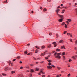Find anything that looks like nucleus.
I'll use <instances>...</instances> for the list:
<instances>
[{
	"instance_id": "46",
	"label": "nucleus",
	"mask_w": 77,
	"mask_h": 77,
	"mask_svg": "<svg viewBox=\"0 0 77 77\" xmlns=\"http://www.w3.org/2000/svg\"><path fill=\"white\" fill-rule=\"evenodd\" d=\"M45 59L46 60L48 59V58L47 57H45Z\"/></svg>"
},
{
	"instance_id": "51",
	"label": "nucleus",
	"mask_w": 77,
	"mask_h": 77,
	"mask_svg": "<svg viewBox=\"0 0 77 77\" xmlns=\"http://www.w3.org/2000/svg\"><path fill=\"white\" fill-rule=\"evenodd\" d=\"M15 60H16V59H14V60H13V61H15Z\"/></svg>"
},
{
	"instance_id": "59",
	"label": "nucleus",
	"mask_w": 77,
	"mask_h": 77,
	"mask_svg": "<svg viewBox=\"0 0 77 77\" xmlns=\"http://www.w3.org/2000/svg\"><path fill=\"white\" fill-rule=\"evenodd\" d=\"M74 49H75V50H77V48L76 47H75Z\"/></svg>"
},
{
	"instance_id": "48",
	"label": "nucleus",
	"mask_w": 77,
	"mask_h": 77,
	"mask_svg": "<svg viewBox=\"0 0 77 77\" xmlns=\"http://www.w3.org/2000/svg\"><path fill=\"white\" fill-rule=\"evenodd\" d=\"M42 77H45V75H43L42 76Z\"/></svg>"
},
{
	"instance_id": "20",
	"label": "nucleus",
	"mask_w": 77,
	"mask_h": 77,
	"mask_svg": "<svg viewBox=\"0 0 77 77\" xmlns=\"http://www.w3.org/2000/svg\"><path fill=\"white\" fill-rule=\"evenodd\" d=\"M65 11V10H63V11H62L61 13L62 14H63L64 13Z\"/></svg>"
},
{
	"instance_id": "10",
	"label": "nucleus",
	"mask_w": 77,
	"mask_h": 77,
	"mask_svg": "<svg viewBox=\"0 0 77 77\" xmlns=\"http://www.w3.org/2000/svg\"><path fill=\"white\" fill-rule=\"evenodd\" d=\"M59 11H60V9H57L56 11V12H57V13H58Z\"/></svg>"
},
{
	"instance_id": "26",
	"label": "nucleus",
	"mask_w": 77,
	"mask_h": 77,
	"mask_svg": "<svg viewBox=\"0 0 77 77\" xmlns=\"http://www.w3.org/2000/svg\"><path fill=\"white\" fill-rule=\"evenodd\" d=\"M75 11L76 12V15H77V8H76L75 9Z\"/></svg>"
},
{
	"instance_id": "47",
	"label": "nucleus",
	"mask_w": 77,
	"mask_h": 77,
	"mask_svg": "<svg viewBox=\"0 0 77 77\" xmlns=\"http://www.w3.org/2000/svg\"><path fill=\"white\" fill-rule=\"evenodd\" d=\"M52 66V67L53 68H55V66H54V65H51Z\"/></svg>"
},
{
	"instance_id": "56",
	"label": "nucleus",
	"mask_w": 77,
	"mask_h": 77,
	"mask_svg": "<svg viewBox=\"0 0 77 77\" xmlns=\"http://www.w3.org/2000/svg\"><path fill=\"white\" fill-rule=\"evenodd\" d=\"M60 76H59V75H57L56 76V77H60Z\"/></svg>"
},
{
	"instance_id": "39",
	"label": "nucleus",
	"mask_w": 77,
	"mask_h": 77,
	"mask_svg": "<svg viewBox=\"0 0 77 77\" xmlns=\"http://www.w3.org/2000/svg\"><path fill=\"white\" fill-rule=\"evenodd\" d=\"M71 61H72V60H71V59H70L69 60V62H71Z\"/></svg>"
},
{
	"instance_id": "4",
	"label": "nucleus",
	"mask_w": 77,
	"mask_h": 77,
	"mask_svg": "<svg viewBox=\"0 0 77 77\" xmlns=\"http://www.w3.org/2000/svg\"><path fill=\"white\" fill-rule=\"evenodd\" d=\"M63 42V40H61L59 42V43L60 44H62Z\"/></svg>"
},
{
	"instance_id": "22",
	"label": "nucleus",
	"mask_w": 77,
	"mask_h": 77,
	"mask_svg": "<svg viewBox=\"0 0 77 77\" xmlns=\"http://www.w3.org/2000/svg\"><path fill=\"white\" fill-rule=\"evenodd\" d=\"M24 53L25 54H27V53H28L27 51H25L24 52Z\"/></svg>"
},
{
	"instance_id": "3",
	"label": "nucleus",
	"mask_w": 77,
	"mask_h": 77,
	"mask_svg": "<svg viewBox=\"0 0 77 77\" xmlns=\"http://www.w3.org/2000/svg\"><path fill=\"white\" fill-rule=\"evenodd\" d=\"M77 56L75 55V56H73L72 57V59H74V60H75L77 58Z\"/></svg>"
},
{
	"instance_id": "62",
	"label": "nucleus",
	"mask_w": 77,
	"mask_h": 77,
	"mask_svg": "<svg viewBox=\"0 0 77 77\" xmlns=\"http://www.w3.org/2000/svg\"><path fill=\"white\" fill-rule=\"evenodd\" d=\"M30 66H33V65L31 64L30 65Z\"/></svg>"
},
{
	"instance_id": "45",
	"label": "nucleus",
	"mask_w": 77,
	"mask_h": 77,
	"mask_svg": "<svg viewBox=\"0 0 77 77\" xmlns=\"http://www.w3.org/2000/svg\"><path fill=\"white\" fill-rule=\"evenodd\" d=\"M68 77H69V76H70V73L68 75H67Z\"/></svg>"
},
{
	"instance_id": "23",
	"label": "nucleus",
	"mask_w": 77,
	"mask_h": 77,
	"mask_svg": "<svg viewBox=\"0 0 77 77\" xmlns=\"http://www.w3.org/2000/svg\"><path fill=\"white\" fill-rule=\"evenodd\" d=\"M18 77H23V74H20V75L19 76H18Z\"/></svg>"
},
{
	"instance_id": "29",
	"label": "nucleus",
	"mask_w": 77,
	"mask_h": 77,
	"mask_svg": "<svg viewBox=\"0 0 77 77\" xmlns=\"http://www.w3.org/2000/svg\"><path fill=\"white\" fill-rule=\"evenodd\" d=\"M15 72L14 71H11V74H14V73H15Z\"/></svg>"
},
{
	"instance_id": "19",
	"label": "nucleus",
	"mask_w": 77,
	"mask_h": 77,
	"mask_svg": "<svg viewBox=\"0 0 77 77\" xmlns=\"http://www.w3.org/2000/svg\"><path fill=\"white\" fill-rule=\"evenodd\" d=\"M29 76L30 77H32V73H30L29 75Z\"/></svg>"
},
{
	"instance_id": "1",
	"label": "nucleus",
	"mask_w": 77,
	"mask_h": 77,
	"mask_svg": "<svg viewBox=\"0 0 77 77\" xmlns=\"http://www.w3.org/2000/svg\"><path fill=\"white\" fill-rule=\"evenodd\" d=\"M60 54H61V53H57L56 52L55 53L54 55L55 56V58H57V59H60V58L61 57H60V56H60Z\"/></svg>"
},
{
	"instance_id": "50",
	"label": "nucleus",
	"mask_w": 77,
	"mask_h": 77,
	"mask_svg": "<svg viewBox=\"0 0 77 77\" xmlns=\"http://www.w3.org/2000/svg\"><path fill=\"white\" fill-rule=\"evenodd\" d=\"M40 9H41V10H42V7H40Z\"/></svg>"
},
{
	"instance_id": "37",
	"label": "nucleus",
	"mask_w": 77,
	"mask_h": 77,
	"mask_svg": "<svg viewBox=\"0 0 77 77\" xmlns=\"http://www.w3.org/2000/svg\"><path fill=\"white\" fill-rule=\"evenodd\" d=\"M75 44H77V40H76L75 42Z\"/></svg>"
},
{
	"instance_id": "34",
	"label": "nucleus",
	"mask_w": 77,
	"mask_h": 77,
	"mask_svg": "<svg viewBox=\"0 0 77 77\" xmlns=\"http://www.w3.org/2000/svg\"><path fill=\"white\" fill-rule=\"evenodd\" d=\"M70 41H71V42H72V40L71 38L70 39Z\"/></svg>"
},
{
	"instance_id": "25",
	"label": "nucleus",
	"mask_w": 77,
	"mask_h": 77,
	"mask_svg": "<svg viewBox=\"0 0 77 77\" xmlns=\"http://www.w3.org/2000/svg\"><path fill=\"white\" fill-rule=\"evenodd\" d=\"M26 68H28L29 69L30 67H29V66L27 65V66H26Z\"/></svg>"
},
{
	"instance_id": "2",
	"label": "nucleus",
	"mask_w": 77,
	"mask_h": 77,
	"mask_svg": "<svg viewBox=\"0 0 77 77\" xmlns=\"http://www.w3.org/2000/svg\"><path fill=\"white\" fill-rule=\"evenodd\" d=\"M53 44L54 45V47H56L57 46V44H56V42H54L53 43Z\"/></svg>"
},
{
	"instance_id": "40",
	"label": "nucleus",
	"mask_w": 77,
	"mask_h": 77,
	"mask_svg": "<svg viewBox=\"0 0 77 77\" xmlns=\"http://www.w3.org/2000/svg\"><path fill=\"white\" fill-rule=\"evenodd\" d=\"M66 23L67 24H69V22L68 21H66Z\"/></svg>"
},
{
	"instance_id": "32",
	"label": "nucleus",
	"mask_w": 77,
	"mask_h": 77,
	"mask_svg": "<svg viewBox=\"0 0 77 77\" xmlns=\"http://www.w3.org/2000/svg\"><path fill=\"white\" fill-rule=\"evenodd\" d=\"M65 28L66 29V28H67V25H66V24H65Z\"/></svg>"
},
{
	"instance_id": "41",
	"label": "nucleus",
	"mask_w": 77,
	"mask_h": 77,
	"mask_svg": "<svg viewBox=\"0 0 77 77\" xmlns=\"http://www.w3.org/2000/svg\"><path fill=\"white\" fill-rule=\"evenodd\" d=\"M68 67H70V65L69 64H68Z\"/></svg>"
},
{
	"instance_id": "49",
	"label": "nucleus",
	"mask_w": 77,
	"mask_h": 77,
	"mask_svg": "<svg viewBox=\"0 0 77 77\" xmlns=\"http://www.w3.org/2000/svg\"><path fill=\"white\" fill-rule=\"evenodd\" d=\"M51 44L49 45L48 46L49 48H50V47H51Z\"/></svg>"
},
{
	"instance_id": "27",
	"label": "nucleus",
	"mask_w": 77,
	"mask_h": 77,
	"mask_svg": "<svg viewBox=\"0 0 77 77\" xmlns=\"http://www.w3.org/2000/svg\"><path fill=\"white\" fill-rule=\"evenodd\" d=\"M71 34L70 33H67V35H68V36H69Z\"/></svg>"
},
{
	"instance_id": "63",
	"label": "nucleus",
	"mask_w": 77,
	"mask_h": 77,
	"mask_svg": "<svg viewBox=\"0 0 77 77\" xmlns=\"http://www.w3.org/2000/svg\"><path fill=\"white\" fill-rule=\"evenodd\" d=\"M54 53V51H53L52 52V53Z\"/></svg>"
},
{
	"instance_id": "11",
	"label": "nucleus",
	"mask_w": 77,
	"mask_h": 77,
	"mask_svg": "<svg viewBox=\"0 0 77 77\" xmlns=\"http://www.w3.org/2000/svg\"><path fill=\"white\" fill-rule=\"evenodd\" d=\"M48 68H49V69H51L52 68V66H51L49 65Z\"/></svg>"
},
{
	"instance_id": "35",
	"label": "nucleus",
	"mask_w": 77,
	"mask_h": 77,
	"mask_svg": "<svg viewBox=\"0 0 77 77\" xmlns=\"http://www.w3.org/2000/svg\"><path fill=\"white\" fill-rule=\"evenodd\" d=\"M51 63L50 62L48 63V65H51Z\"/></svg>"
},
{
	"instance_id": "64",
	"label": "nucleus",
	"mask_w": 77,
	"mask_h": 77,
	"mask_svg": "<svg viewBox=\"0 0 77 77\" xmlns=\"http://www.w3.org/2000/svg\"><path fill=\"white\" fill-rule=\"evenodd\" d=\"M75 5H77V3H75Z\"/></svg>"
},
{
	"instance_id": "60",
	"label": "nucleus",
	"mask_w": 77,
	"mask_h": 77,
	"mask_svg": "<svg viewBox=\"0 0 77 77\" xmlns=\"http://www.w3.org/2000/svg\"><path fill=\"white\" fill-rule=\"evenodd\" d=\"M60 8V6H58V7L57 8V9H59Z\"/></svg>"
},
{
	"instance_id": "17",
	"label": "nucleus",
	"mask_w": 77,
	"mask_h": 77,
	"mask_svg": "<svg viewBox=\"0 0 77 77\" xmlns=\"http://www.w3.org/2000/svg\"><path fill=\"white\" fill-rule=\"evenodd\" d=\"M67 20L69 22H71V19H67Z\"/></svg>"
},
{
	"instance_id": "52",
	"label": "nucleus",
	"mask_w": 77,
	"mask_h": 77,
	"mask_svg": "<svg viewBox=\"0 0 77 77\" xmlns=\"http://www.w3.org/2000/svg\"><path fill=\"white\" fill-rule=\"evenodd\" d=\"M64 8H65V9H68V7H64Z\"/></svg>"
},
{
	"instance_id": "42",
	"label": "nucleus",
	"mask_w": 77,
	"mask_h": 77,
	"mask_svg": "<svg viewBox=\"0 0 77 77\" xmlns=\"http://www.w3.org/2000/svg\"><path fill=\"white\" fill-rule=\"evenodd\" d=\"M60 17H63V15H59Z\"/></svg>"
},
{
	"instance_id": "7",
	"label": "nucleus",
	"mask_w": 77,
	"mask_h": 77,
	"mask_svg": "<svg viewBox=\"0 0 77 77\" xmlns=\"http://www.w3.org/2000/svg\"><path fill=\"white\" fill-rule=\"evenodd\" d=\"M30 72L31 73L34 72V70L33 69H31Z\"/></svg>"
},
{
	"instance_id": "28",
	"label": "nucleus",
	"mask_w": 77,
	"mask_h": 77,
	"mask_svg": "<svg viewBox=\"0 0 77 77\" xmlns=\"http://www.w3.org/2000/svg\"><path fill=\"white\" fill-rule=\"evenodd\" d=\"M57 68L58 69H60V67H57Z\"/></svg>"
},
{
	"instance_id": "58",
	"label": "nucleus",
	"mask_w": 77,
	"mask_h": 77,
	"mask_svg": "<svg viewBox=\"0 0 77 77\" xmlns=\"http://www.w3.org/2000/svg\"><path fill=\"white\" fill-rule=\"evenodd\" d=\"M30 45V44H27V45H28V46H29V45Z\"/></svg>"
},
{
	"instance_id": "21",
	"label": "nucleus",
	"mask_w": 77,
	"mask_h": 77,
	"mask_svg": "<svg viewBox=\"0 0 77 77\" xmlns=\"http://www.w3.org/2000/svg\"><path fill=\"white\" fill-rule=\"evenodd\" d=\"M56 51H60V49H57Z\"/></svg>"
},
{
	"instance_id": "8",
	"label": "nucleus",
	"mask_w": 77,
	"mask_h": 77,
	"mask_svg": "<svg viewBox=\"0 0 77 77\" xmlns=\"http://www.w3.org/2000/svg\"><path fill=\"white\" fill-rule=\"evenodd\" d=\"M45 52H44L43 53H42L41 54V56H43L44 55H45Z\"/></svg>"
},
{
	"instance_id": "18",
	"label": "nucleus",
	"mask_w": 77,
	"mask_h": 77,
	"mask_svg": "<svg viewBox=\"0 0 77 77\" xmlns=\"http://www.w3.org/2000/svg\"><path fill=\"white\" fill-rule=\"evenodd\" d=\"M62 54L63 56H64L65 55V52H63L62 53Z\"/></svg>"
},
{
	"instance_id": "54",
	"label": "nucleus",
	"mask_w": 77,
	"mask_h": 77,
	"mask_svg": "<svg viewBox=\"0 0 77 77\" xmlns=\"http://www.w3.org/2000/svg\"><path fill=\"white\" fill-rule=\"evenodd\" d=\"M42 74H45V72H42Z\"/></svg>"
},
{
	"instance_id": "44",
	"label": "nucleus",
	"mask_w": 77,
	"mask_h": 77,
	"mask_svg": "<svg viewBox=\"0 0 77 77\" xmlns=\"http://www.w3.org/2000/svg\"><path fill=\"white\" fill-rule=\"evenodd\" d=\"M17 59H20V56H18V57H17Z\"/></svg>"
},
{
	"instance_id": "6",
	"label": "nucleus",
	"mask_w": 77,
	"mask_h": 77,
	"mask_svg": "<svg viewBox=\"0 0 77 77\" xmlns=\"http://www.w3.org/2000/svg\"><path fill=\"white\" fill-rule=\"evenodd\" d=\"M35 70L36 71H38L39 70V69L37 67L35 69Z\"/></svg>"
},
{
	"instance_id": "30",
	"label": "nucleus",
	"mask_w": 77,
	"mask_h": 77,
	"mask_svg": "<svg viewBox=\"0 0 77 77\" xmlns=\"http://www.w3.org/2000/svg\"><path fill=\"white\" fill-rule=\"evenodd\" d=\"M49 35L50 36H51L52 35V33H51V32H50L49 34Z\"/></svg>"
},
{
	"instance_id": "15",
	"label": "nucleus",
	"mask_w": 77,
	"mask_h": 77,
	"mask_svg": "<svg viewBox=\"0 0 77 77\" xmlns=\"http://www.w3.org/2000/svg\"><path fill=\"white\" fill-rule=\"evenodd\" d=\"M61 49H63V48H64V49H65V46H62L61 47Z\"/></svg>"
},
{
	"instance_id": "55",
	"label": "nucleus",
	"mask_w": 77,
	"mask_h": 77,
	"mask_svg": "<svg viewBox=\"0 0 77 77\" xmlns=\"http://www.w3.org/2000/svg\"><path fill=\"white\" fill-rule=\"evenodd\" d=\"M30 53H29L28 54H27V55H28V56H29V55H30Z\"/></svg>"
},
{
	"instance_id": "13",
	"label": "nucleus",
	"mask_w": 77,
	"mask_h": 77,
	"mask_svg": "<svg viewBox=\"0 0 77 77\" xmlns=\"http://www.w3.org/2000/svg\"><path fill=\"white\" fill-rule=\"evenodd\" d=\"M42 70H40V72H39L38 73V75H41V73L42 72Z\"/></svg>"
},
{
	"instance_id": "31",
	"label": "nucleus",
	"mask_w": 77,
	"mask_h": 77,
	"mask_svg": "<svg viewBox=\"0 0 77 77\" xmlns=\"http://www.w3.org/2000/svg\"><path fill=\"white\" fill-rule=\"evenodd\" d=\"M65 24V22H63L61 24V26H63Z\"/></svg>"
},
{
	"instance_id": "14",
	"label": "nucleus",
	"mask_w": 77,
	"mask_h": 77,
	"mask_svg": "<svg viewBox=\"0 0 77 77\" xmlns=\"http://www.w3.org/2000/svg\"><path fill=\"white\" fill-rule=\"evenodd\" d=\"M47 11V9H46V8H44L43 10V11H44V12H45V11Z\"/></svg>"
},
{
	"instance_id": "24",
	"label": "nucleus",
	"mask_w": 77,
	"mask_h": 77,
	"mask_svg": "<svg viewBox=\"0 0 77 77\" xmlns=\"http://www.w3.org/2000/svg\"><path fill=\"white\" fill-rule=\"evenodd\" d=\"M23 68H24V67H23V66H21L20 67V69H23Z\"/></svg>"
},
{
	"instance_id": "33",
	"label": "nucleus",
	"mask_w": 77,
	"mask_h": 77,
	"mask_svg": "<svg viewBox=\"0 0 77 77\" xmlns=\"http://www.w3.org/2000/svg\"><path fill=\"white\" fill-rule=\"evenodd\" d=\"M52 62V60H48V62Z\"/></svg>"
},
{
	"instance_id": "9",
	"label": "nucleus",
	"mask_w": 77,
	"mask_h": 77,
	"mask_svg": "<svg viewBox=\"0 0 77 77\" xmlns=\"http://www.w3.org/2000/svg\"><path fill=\"white\" fill-rule=\"evenodd\" d=\"M45 47L44 45H43L41 47V48H42V49H44V48H45Z\"/></svg>"
},
{
	"instance_id": "5",
	"label": "nucleus",
	"mask_w": 77,
	"mask_h": 77,
	"mask_svg": "<svg viewBox=\"0 0 77 77\" xmlns=\"http://www.w3.org/2000/svg\"><path fill=\"white\" fill-rule=\"evenodd\" d=\"M8 67H6L5 68V69H4L5 71H8Z\"/></svg>"
},
{
	"instance_id": "12",
	"label": "nucleus",
	"mask_w": 77,
	"mask_h": 77,
	"mask_svg": "<svg viewBox=\"0 0 77 77\" xmlns=\"http://www.w3.org/2000/svg\"><path fill=\"white\" fill-rule=\"evenodd\" d=\"M38 49H36L35 50V53H38Z\"/></svg>"
},
{
	"instance_id": "38",
	"label": "nucleus",
	"mask_w": 77,
	"mask_h": 77,
	"mask_svg": "<svg viewBox=\"0 0 77 77\" xmlns=\"http://www.w3.org/2000/svg\"><path fill=\"white\" fill-rule=\"evenodd\" d=\"M49 54H50V55L48 56V57H50V56H51V53H49Z\"/></svg>"
},
{
	"instance_id": "36",
	"label": "nucleus",
	"mask_w": 77,
	"mask_h": 77,
	"mask_svg": "<svg viewBox=\"0 0 77 77\" xmlns=\"http://www.w3.org/2000/svg\"><path fill=\"white\" fill-rule=\"evenodd\" d=\"M58 37H59V35H58V34H57V38Z\"/></svg>"
},
{
	"instance_id": "57",
	"label": "nucleus",
	"mask_w": 77,
	"mask_h": 77,
	"mask_svg": "<svg viewBox=\"0 0 77 77\" xmlns=\"http://www.w3.org/2000/svg\"><path fill=\"white\" fill-rule=\"evenodd\" d=\"M63 59H65V56H63Z\"/></svg>"
},
{
	"instance_id": "53",
	"label": "nucleus",
	"mask_w": 77,
	"mask_h": 77,
	"mask_svg": "<svg viewBox=\"0 0 77 77\" xmlns=\"http://www.w3.org/2000/svg\"><path fill=\"white\" fill-rule=\"evenodd\" d=\"M67 32L66 31H65L64 32V34H66V33Z\"/></svg>"
},
{
	"instance_id": "43",
	"label": "nucleus",
	"mask_w": 77,
	"mask_h": 77,
	"mask_svg": "<svg viewBox=\"0 0 77 77\" xmlns=\"http://www.w3.org/2000/svg\"><path fill=\"white\" fill-rule=\"evenodd\" d=\"M4 3H8V2H7V0L6 1H5L4 2Z\"/></svg>"
},
{
	"instance_id": "16",
	"label": "nucleus",
	"mask_w": 77,
	"mask_h": 77,
	"mask_svg": "<svg viewBox=\"0 0 77 77\" xmlns=\"http://www.w3.org/2000/svg\"><path fill=\"white\" fill-rule=\"evenodd\" d=\"M58 21L60 22H62V21H63V19H60L58 20Z\"/></svg>"
},
{
	"instance_id": "61",
	"label": "nucleus",
	"mask_w": 77,
	"mask_h": 77,
	"mask_svg": "<svg viewBox=\"0 0 77 77\" xmlns=\"http://www.w3.org/2000/svg\"><path fill=\"white\" fill-rule=\"evenodd\" d=\"M61 6H63V4H61L60 5Z\"/></svg>"
}]
</instances>
